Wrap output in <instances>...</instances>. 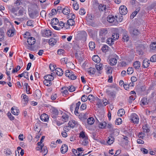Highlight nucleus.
<instances>
[{"instance_id":"obj_1","label":"nucleus","mask_w":156,"mask_h":156,"mask_svg":"<svg viewBox=\"0 0 156 156\" xmlns=\"http://www.w3.org/2000/svg\"><path fill=\"white\" fill-rule=\"evenodd\" d=\"M99 35L101 41L104 42L105 40L108 38L109 33L106 29L104 28L100 31Z\"/></svg>"},{"instance_id":"obj_2","label":"nucleus","mask_w":156,"mask_h":156,"mask_svg":"<svg viewBox=\"0 0 156 156\" xmlns=\"http://www.w3.org/2000/svg\"><path fill=\"white\" fill-rule=\"evenodd\" d=\"M65 74L66 76L71 80H74L76 78L77 74L71 70H66Z\"/></svg>"},{"instance_id":"obj_3","label":"nucleus","mask_w":156,"mask_h":156,"mask_svg":"<svg viewBox=\"0 0 156 156\" xmlns=\"http://www.w3.org/2000/svg\"><path fill=\"white\" fill-rule=\"evenodd\" d=\"M35 39L34 37H29L27 39V42L29 45L28 49L30 50L32 49L31 46L34 45L35 44Z\"/></svg>"},{"instance_id":"obj_4","label":"nucleus","mask_w":156,"mask_h":156,"mask_svg":"<svg viewBox=\"0 0 156 156\" xmlns=\"http://www.w3.org/2000/svg\"><path fill=\"white\" fill-rule=\"evenodd\" d=\"M130 120L133 123L138 124L139 121V117L136 114L133 113L130 116Z\"/></svg>"},{"instance_id":"obj_5","label":"nucleus","mask_w":156,"mask_h":156,"mask_svg":"<svg viewBox=\"0 0 156 156\" xmlns=\"http://www.w3.org/2000/svg\"><path fill=\"white\" fill-rule=\"evenodd\" d=\"M107 20L109 23H112L113 25H116L118 23L117 20L115 19L114 16L109 15L107 17Z\"/></svg>"},{"instance_id":"obj_6","label":"nucleus","mask_w":156,"mask_h":156,"mask_svg":"<svg viewBox=\"0 0 156 156\" xmlns=\"http://www.w3.org/2000/svg\"><path fill=\"white\" fill-rule=\"evenodd\" d=\"M119 12L121 14L125 15L128 12L127 8L125 6L121 5L119 9Z\"/></svg>"},{"instance_id":"obj_7","label":"nucleus","mask_w":156,"mask_h":156,"mask_svg":"<svg viewBox=\"0 0 156 156\" xmlns=\"http://www.w3.org/2000/svg\"><path fill=\"white\" fill-rule=\"evenodd\" d=\"M51 32L49 30H44L41 31V34L44 37H48L51 35Z\"/></svg>"},{"instance_id":"obj_8","label":"nucleus","mask_w":156,"mask_h":156,"mask_svg":"<svg viewBox=\"0 0 156 156\" xmlns=\"http://www.w3.org/2000/svg\"><path fill=\"white\" fill-rule=\"evenodd\" d=\"M129 31L130 34L134 35L137 36L140 34V32L138 29L133 28H130Z\"/></svg>"},{"instance_id":"obj_9","label":"nucleus","mask_w":156,"mask_h":156,"mask_svg":"<svg viewBox=\"0 0 156 156\" xmlns=\"http://www.w3.org/2000/svg\"><path fill=\"white\" fill-rule=\"evenodd\" d=\"M5 30L4 28H2L1 29V37H1V41H5Z\"/></svg>"},{"instance_id":"obj_10","label":"nucleus","mask_w":156,"mask_h":156,"mask_svg":"<svg viewBox=\"0 0 156 156\" xmlns=\"http://www.w3.org/2000/svg\"><path fill=\"white\" fill-rule=\"evenodd\" d=\"M68 147L67 146L66 144H64L62 145L61 148V152L63 154L65 153L68 151Z\"/></svg>"},{"instance_id":"obj_11","label":"nucleus","mask_w":156,"mask_h":156,"mask_svg":"<svg viewBox=\"0 0 156 156\" xmlns=\"http://www.w3.org/2000/svg\"><path fill=\"white\" fill-rule=\"evenodd\" d=\"M40 119L42 121L47 122L49 119V117L48 115L44 113L41 115Z\"/></svg>"},{"instance_id":"obj_12","label":"nucleus","mask_w":156,"mask_h":156,"mask_svg":"<svg viewBox=\"0 0 156 156\" xmlns=\"http://www.w3.org/2000/svg\"><path fill=\"white\" fill-rule=\"evenodd\" d=\"M55 71L56 74L58 76H61L63 73V71L60 68H56Z\"/></svg>"},{"instance_id":"obj_13","label":"nucleus","mask_w":156,"mask_h":156,"mask_svg":"<svg viewBox=\"0 0 156 156\" xmlns=\"http://www.w3.org/2000/svg\"><path fill=\"white\" fill-rule=\"evenodd\" d=\"M69 116L66 113H63L62 116V121L64 122L67 121L68 120Z\"/></svg>"},{"instance_id":"obj_14","label":"nucleus","mask_w":156,"mask_h":156,"mask_svg":"<svg viewBox=\"0 0 156 156\" xmlns=\"http://www.w3.org/2000/svg\"><path fill=\"white\" fill-rule=\"evenodd\" d=\"M77 125V122L74 120H72L70 121L68 123V125L71 128L74 127L76 125Z\"/></svg>"},{"instance_id":"obj_15","label":"nucleus","mask_w":156,"mask_h":156,"mask_svg":"<svg viewBox=\"0 0 156 156\" xmlns=\"http://www.w3.org/2000/svg\"><path fill=\"white\" fill-rule=\"evenodd\" d=\"M149 61L147 59L144 60L143 62V66L144 68H147L149 66Z\"/></svg>"},{"instance_id":"obj_16","label":"nucleus","mask_w":156,"mask_h":156,"mask_svg":"<svg viewBox=\"0 0 156 156\" xmlns=\"http://www.w3.org/2000/svg\"><path fill=\"white\" fill-rule=\"evenodd\" d=\"M67 87H63L62 88V91L61 92L62 93L63 96L67 95L69 94Z\"/></svg>"},{"instance_id":"obj_17","label":"nucleus","mask_w":156,"mask_h":156,"mask_svg":"<svg viewBox=\"0 0 156 156\" xmlns=\"http://www.w3.org/2000/svg\"><path fill=\"white\" fill-rule=\"evenodd\" d=\"M79 137L81 139V140L87 137V134L83 131L80 132L79 134Z\"/></svg>"},{"instance_id":"obj_18","label":"nucleus","mask_w":156,"mask_h":156,"mask_svg":"<svg viewBox=\"0 0 156 156\" xmlns=\"http://www.w3.org/2000/svg\"><path fill=\"white\" fill-rule=\"evenodd\" d=\"M51 112L52 113V115H53V117H55V116L58 115V110L55 108H52Z\"/></svg>"},{"instance_id":"obj_19","label":"nucleus","mask_w":156,"mask_h":156,"mask_svg":"<svg viewBox=\"0 0 156 156\" xmlns=\"http://www.w3.org/2000/svg\"><path fill=\"white\" fill-rule=\"evenodd\" d=\"M109 61L110 64L111 66H114L117 63V60L116 58H112Z\"/></svg>"},{"instance_id":"obj_20","label":"nucleus","mask_w":156,"mask_h":156,"mask_svg":"<svg viewBox=\"0 0 156 156\" xmlns=\"http://www.w3.org/2000/svg\"><path fill=\"white\" fill-rule=\"evenodd\" d=\"M44 80H47L49 81H52L54 79V77L51 75H48L45 76L44 77Z\"/></svg>"},{"instance_id":"obj_21","label":"nucleus","mask_w":156,"mask_h":156,"mask_svg":"<svg viewBox=\"0 0 156 156\" xmlns=\"http://www.w3.org/2000/svg\"><path fill=\"white\" fill-rule=\"evenodd\" d=\"M62 12L64 15H67L69 13L70 10L68 7H66L63 9Z\"/></svg>"},{"instance_id":"obj_22","label":"nucleus","mask_w":156,"mask_h":156,"mask_svg":"<svg viewBox=\"0 0 156 156\" xmlns=\"http://www.w3.org/2000/svg\"><path fill=\"white\" fill-rule=\"evenodd\" d=\"M108 139L107 140V142L109 145H111L114 142V138L113 137L110 136L108 137Z\"/></svg>"},{"instance_id":"obj_23","label":"nucleus","mask_w":156,"mask_h":156,"mask_svg":"<svg viewBox=\"0 0 156 156\" xmlns=\"http://www.w3.org/2000/svg\"><path fill=\"white\" fill-rule=\"evenodd\" d=\"M92 60L95 62L99 63L100 62L101 59L97 55H94L92 57Z\"/></svg>"},{"instance_id":"obj_24","label":"nucleus","mask_w":156,"mask_h":156,"mask_svg":"<svg viewBox=\"0 0 156 156\" xmlns=\"http://www.w3.org/2000/svg\"><path fill=\"white\" fill-rule=\"evenodd\" d=\"M140 10V8H138L136 9L135 11L132 13V14L130 16V18L131 19H133L137 14Z\"/></svg>"},{"instance_id":"obj_25","label":"nucleus","mask_w":156,"mask_h":156,"mask_svg":"<svg viewBox=\"0 0 156 156\" xmlns=\"http://www.w3.org/2000/svg\"><path fill=\"white\" fill-rule=\"evenodd\" d=\"M106 93L108 95L112 97H114L115 95V93L114 91H111L108 90H106Z\"/></svg>"},{"instance_id":"obj_26","label":"nucleus","mask_w":156,"mask_h":156,"mask_svg":"<svg viewBox=\"0 0 156 156\" xmlns=\"http://www.w3.org/2000/svg\"><path fill=\"white\" fill-rule=\"evenodd\" d=\"M94 121L95 120L93 117H89L87 119V122L90 125H92L93 124Z\"/></svg>"},{"instance_id":"obj_27","label":"nucleus","mask_w":156,"mask_h":156,"mask_svg":"<svg viewBox=\"0 0 156 156\" xmlns=\"http://www.w3.org/2000/svg\"><path fill=\"white\" fill-rule=\"evenodd\" d=\"M56 42V40L54 38H51L50 39L49 41V44L52 46H53L55 44Z\"/></svg>"},{"instance_id":"obj_28","label":"nucleus","mask_w":156,"mask_h":156,"mask_svg":"<svg viewBox=\"0 0 156 156\" xmlns=\"http://www.w3.org/2000/svg\"><path fill=\"white\" fill-rule=\"evenodd\" d=\"M142 128L144 132L148 133L149 132L150 130L148 127V125L147 124H145L144 126H143Z\"/></svg>"},{"instance_id":"obj_29","label":"nucleus","mask_w":156,"mask_h":156,"mask_svg":"<svg viewBox=\"0 0 156 156\" xmlns=\"http://www.w3.org/2000/svg\"><path fill=\"white\" fill-rule=\"evenodd\" d=\"M106 5L101 4L98 7V8L100 11H105L106 9Z\"/></svg>"},{"instance_id":"obj_30","label":"nucleus","mask_w":156,"mask_h":156,"mask_svg":"<svg viewBox=\"0 0 156 156\" xmlns=\"http://www.w3.org/2000/svg\"><path fill=\"white\" fill-rule=\"evenodd\" d=\"M82 141V144L84 146H87L89 143V140L88 137L85 139L81 140Z\"/></svg>"},{"instance_id":"obj_31","label":"nucleus","mask_w":156,"mask_h":156,"mask_svg":"<svg viewBox=\"0 0 156 156\" xmlns=\"http://www.w3.org/2000/svg\"><path fill=\"white\" fill-rule=\"evenodd\" d=\"M133 66L135 69H139L140 67V62L139 61H136L134 62Z\"/></svg>"},{"instance_id":"obj_32","label":"nucleus","mask_w":156,"mask_h":156,"mask_svg":"<svg viewBox=\"0 0 156 156\" xmlns=\"http://www.w3.org/2000/svg\"><path fill=\"white\" fill-rule=\"evenodd\" d=\"M14 29H10L7 32V34L9 37H12L14 35Z\"/></svg>"},{"instance_id":"obj_33","label":"nucleus","mask_w":156,"mask_h":156,"mask_svg":"<svg viewBox=\"0 0 156 156\" xmlns=\"http://www.w3.org/2000/svg\"><path fill=\"white\" fill-rule=\"evenodd\" d=\"M58 23V20L56 18H54L51 20V24L52 25H56Z\"/></svg>"},{"instance_id":"obj_34","label":"nucleus","mask_w":156,"mask_h":156,"mask_svg":"<svg viewBox=\"0 0 156 156\" xmlns=\"http://www.w3.org/2000/svg\"><path fill=\"white\" fill-rule=\"evenodd\" d=\"M125 113L124 110L122 108L119 109L117 113L118 116L121 117L122 116L125 114Z\"/></svg>"},{"instance_id":"obj_35","label":"nucleus","mask_w":156,"mask_h":156,"mask_svg":"<svg viewBox=\"0 0 156 156\" xmlns=\"http://www.w3.org/2000/svg\"><path fill=\"white\" fill-rule=\"evenodd\" d=\"M13 69V66H11L9 68H7L6 70V74L8 76V78H10V75L11 72V70Z\"/></svg>"},{"instance_id":"obj_36","label":"nucleus","mask_w":156,"mask_h":156,"mask_svg":"<svg viewBox=\"0 0 156 156\" xmlns=\"http://www.w3.org/2000/svg\"><path fill=\"white\" fill-rule=\"evenodd\" d=\"M114 41L112 38H108L106 42L108 44L111 45L114 44Z\"/></svg>"},{"instance_id":"obj_37","label":"nucleus","mask_w":156,"mask_h":156,"mask_svg":"<svg viewBox=\"0 0 156 156\" xmlns=\"http://www.w3.org/2000/svg\"><path fill=\"white\" fill-rule=\"evenodd\" d=\"M29 16L31 18L34 19L36 18L37 16V13L35 11L32 12L30 13Z\"/></svg>"},{"instance_id":"obj_38","label":"nucleus","mask_w":156,"mask_h":156,"mask_svg":"<svg viewBox=\"0 0 156 156\" xmlns=\"http://www.w3.org/2000/svg\"><path fill=\"white\" fill-rule=\"evenodd\" d=\"M41 152L42 153V154L44 156L46 155L48 152V150L47 148L46 147H42L41 149Z\"/></svg>"},{"instance_id":"obj_39","label":"nucleus","mask_w":156,"mask_h":156,"mask_svg":"<svg viewBox=\"0 0 156 156\" xmlns=\"http://www.w3.org/2000/svg\"><path fill=\"white\" fill-rule=\"evenodd\" d=\"M87 71L89 74H93L95 73L96 69L94 68L90 67L88 69Z\"/></svg>"},{"instance_id":"obj_40","label":"nucleus","mask_w":156,"mask_h":156,"mask_svg":"<svg viewBox=\"0 0 156 156\" xmlns=\"http://www.w3.org/2000/svg\"><path fill=\"white\" fill-rule=\"evenodd\" d=\"M11 112L15 115H17L19 113V110L15 109L14 107H12L11 109Z\"/></svg>"},{"instance_id":"obj_41","label":"nucleus","mask_w":156,"mask_h":156,"mask_svg":"<svg viewBox=\"0 0 156 156\" xmlns=\"http://www.w3.org/2000/svg\"><path fill=\"white\" fill-rule=\"evenodd\" d=\"M24 85L26 87V90L27 93L28 94H30V86L28 85L27 83H25Z\"/></svg>"},{"instance_id":"obj_42","label":"nucleus","mask_w":156,"mask_h":156,"mask_svg":"<svg viewBox=\"0 0 156 156\" xmlns=\"http://www.w3.org/2000/svg\"><path fill=\"white\" fill-rule=\"evenodd\" d=\"M68 60L67 58L64 57L61 58L60 60L61 63L63 64H66L68 62Z\"/></svg>"},{"instance_id":"obj_43","label":"nucleus","mask_w":156,"mask_h":156,"mask_svg":"<svg viewBox=\"0 0 156 156\" xmlns=\"http://www.w3.org/2000/svg\"><path fill=\"white\" fill-rule=\"evenodd\" d=\"M22 97H23V98L24 99V101L25 103L27 104L28 102V97L25 94H23L22 95Z\"/></svg>"},{"instance_id":"obj_44","label":"nucleus","mask_w":156,"mask_h":156,"mask_svg":"<svg viewBox=\"0 0 156 156\" xmlns=\"http://www.w3.org/2000/svg\"><path fill=\"white\" fill-rule=\"evenodd\" d=\"M89 46L90 49L92 50L95 48V44L93 42H90L89 44Z\"/></svg>"},{"instance_id":"obj_45","label":"nucleus","mask_w":156,"mask_h":156,"mask_svg":"<svg viewBox=\"0 0 156 156\" xmlns=\"http://www.w3.org/2000/svg\"><path fill=\"white\" fill-rule=\"evenodd\" d=\"M67 21L68 22V23H69V25L71 26L74 25L75 24L74 21L72 19H69Z\"/></svg>"},{"instance_id":"obj_46","label":"nucleus","mask_w":156,"mask_h":156,"mask_svg":"<svg viewBox=\"0 0 156 156\" xmlns=\"http://www.w3.org/2000/svg\"><path fill=\"white\" fill-rule=\"evenodd\" d=\"M119 37V34L116 33H113L112 34V38L113 39V40L114 41L116 40Z\"/></svg>"},{"instance_id":"obj_47","label":"nucleus","mask_w":156,"mask_h":156,"mask_svg":"<svg viewBox=\"0 0 156 156\" xmlns=\"http://www.w3.org/2000/svg\"><path fill=\"white\" fill-rule=\"evenodd\" d=\"M67 87L68 90L70 92H73L75 90V88L73 85H71Z\"/></svg>"},{"instance_id":"obj_48","label":"nucleus","mask_w":156,"mask_h":156,"mask_svg":"<svg viewBox=\"0 0 156 156\" xmlns=\"http://www.w3.org/2000/svg\"><path fill=\"white\" fill-rule=\"evenodd\" d=\"M52 81H47L46 80H44L43 81L44 83L46 86H50L51 84H52Z\"/></svg>"},{"instance_id":"obj_49","label":"nucleus","mask_w":156,"mask_h":156,"mask_svg":"<svg viewBox=\"0 0 156 156\" xmlns=\"http://www.w3.org/2000/svg\"><path fill=\"white\" fill-rule=\"evenodd\" d=\"M103 64L102 63H100L99 64L96 65V68L98 70H100L103 69Z\"/></svg>"},{"instance_id":"obj_50","label":"nucleus","mask_w":156,"mask_h":156,"mask_svg":"<svg viewBox=\"0 0 156 156\" xmlns=\"http://www.w3.org/2000/svg\"><path fill=\"white\" fill-rule=\"evenodd\" d=\"M145 136V133L143 132H140L138 134V137L141 139H143L144 137Z\"/></svg>"},{"instance_id":"obj_51","label":"nucleus","mask_w":156,"mask_h":156,"mask_svg":"<svg viewBox=\"0 0 156 156\" xmlns=\"http://www.w3.org/2000/svg\"><path fill=\"white\" fill-rule=\"evenodd\" d=\"M87 98L88 100L90 102H92L94 101V97L92 95L90 94L87 97Z\"/></svg>"},{"instance_id":"obj_52","label":"nucleus","mask_w":156,"mask_h":156,"mask_svg":"<svg viewBox=\"0 0 156 156\" xmlns=\"http://www.w3.org/2000/svg\"><path fill=\"white\" fill-rule=\"evenodd\" d=\"M35 94L36 96L38 98H39L41 96V91L39 90H37L35 91Z\"/></svg>"},{"instance_id":"obj_53","label":"nucleus","mask_w":156,"mask_h":156,"mask_svg":"<svg viewBox=\"0 0 156 156\" xmlns=\"http://www.w3.org/2000/svg\"><path fill=\"white\" fill-rule=\"evenodd\" d=\"M133 72V69L131 67H129L127 70V73L128 74H131Z\"/></svg>"},{"instance_id":"obj_54","label":"nucleus","mask_w":156,"mask_h":156,"mask_svg":"<svg viewBox=\"0 0 156 156\" xmlns=\"http://www.w3.org/2000/svg\"><path fill=\"white\" fill-rule=\"evenodd\" d=\"M37 145L38 146H40V147H37L36 149L37 150H40L41 148L43 147V144H42V143L40 142L37 143Z\"/></svg>"},{"instance_id":"obj_55","label":"nucleus","mask_w":156,"mask_h":156,"mask_svg":"<svg viewBox=\"0 0 156 156\" xmlns=\"http://www.w3.org/2000/svg\"><path fill=\"white\" fill-rule=\"evenodd\" d=\"M4 152L5 154H6V155H10L12 154L11 151L9 149H7L5 150V151Z\"/></svg>"},{"instance_id":"obj_56","label":"nucleus","mask_w":156,"mask_h":156,"mask_svg":"<svg viewBox=\"0 0 156 156\" xmlns=\"http://www.w3.org/2000/svg\"><path fill=\"white\" fill-rule=\"evenodd\" d=\"M20 69V66H18L16 67L14 69L13 68L12 70V73H14L15 72H17Z\"/></svg>"},{"instance_id":"obj_57","label":"nucleus","mask_w":156,"mask_h":156,"mask_svg":"<svg viewBox=\"0 0 156 156\" xmlns=\"http://www.w3.org/2000/svg\"><path fill=\"white\" fill-rule=\"evenodd\" d=\"M97 105H98V107L99 108H101L103 106L101 100L99 99H98Z\"/></svg>"},{"instance_id":"obj_58","label":"nucleus","mask_w":156,"mask_h":156,"mask_svg":"<svg viewBox=\"0 0 156 156\" xmlns=\"http://www.w3.org/2000/svg\"><path fill=\"white\" fill-rule=\"evenodd\" d=\"M142 104L143 105H147L148 104V102L147 101V98H144L141 100Z\"/></svg>"},{"instance_id":"obj_59","label":"nucleus","mask_w":156,"mask_h":156,"mask_svg":"<svg viewBox=\"0 0 156 156\" xmlns=\"http://www.w3.org/2000/svg\"><path fill=\"white\" fill-rule=\"evenodd\" d=\"M150 61L152 62H156V54L153 55L150 58Z\"/></svg>"},{"instance_id":"obj_60","label":"nucleus","mask_w":156,"mask_h":156,"mask_svg":"<svg viewBox=\"0 0 156 156\" xmlns=\"http://www.w3.org/2000/svg\"><path fill=\"white\" fill-rule=\"evenodd\" d=\"M72 151L74 154L76 156H80V152L75 149H72Z\"/></svg>"},{"instance_id":"obj_61","label":"nucleus","mask_w":156,"mask_h":156,"mask_svg":"<svg viewBox=\"0 0 156 156\" xmlns=\"http://www.w3.org/2000/svg\"><path fill=\"white\" fill-rule=\"evenodd\" d=\"M64 52V51L62 49H58L57 51V54L59 55H62Z\"/></svg>"},{"instance_id":"obj_62","label":"nucleus","mask_w":156,"mask_h":156,"mask_svg":"<svg viewBox=\"0 0 156 156\" xmlns=\"http://www.w3.org/2000/svg\"><path fill=\"white\" fill-rule=\"evenodd\" d=\"M81 99L82 101L85 102L88 99L87 97L85 95H83L81 97Z\"/></svg>"},{"instance_id":"obj_63","label":"nucleus","mask_w":156,"mask_h":156,"mask_svg":"<svg viewBox=\"0 0 156 156\" xmlns=\"http://www.w3.org/2000/svg\"><path fill=\"white\" fill-rule=\"evenodd\" d=\"M150 48L152 49H155L156 48V44L155 42H153L150 45Z\"/></svg>"},{"instance_id":"obj_64","label":"nucleus","mask_w":156,"mask_h":156,"mask_svg":"<svg viewBox=\"0 0 156 156\" xmlns=\"http://www.w3.org/2000/svg\"><path fill=\"white\" fill-rule=\"evenodd\" d=\"M85 11L84 9L81 8L79 12V14L81 15H83L85 13Z\"/></svg>"}]
</instances>
